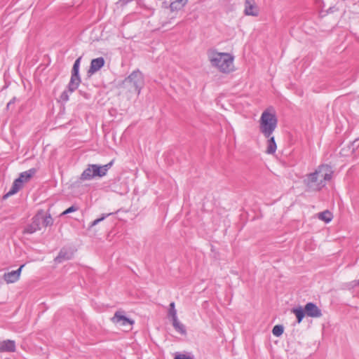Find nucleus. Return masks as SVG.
Here are the masks:
<instances>
[{"instance_id": "c85d7f7f", "label": "nucleus", "mask_w": 359, "mask_h": 359, "mask_svg": "<svg viewBox=\"0 0 359 359\" xmlns=\"http://www.w3.org/2000/svg\"><path fill=\"white\" fill-rule=\"evenodd\" d=\"M16 101V97H13L9 102L6 105V109L8 110H9L10 109H13V105L14 104V103Z\"/></svg>"}, {"instance_id": "7c9ffc66", "label": "nucleus", "mask_w": 359, "mask_h": 359, "mask_svg": "<svg viewBox=\"0 0 359 359\" xmlns=\"http://www.w3.org/2000/svg\"><path fill=\"white\" fill-rule=\"evenodd\" d=\"M81 60V57L76 60V61L74 63L73 68L79 69Z\"/></svg>"}, {"instance_id": "423d86ee", "label": "nucleus", "mask_w": 359, "mask_h": 359, "mask_svg": "<svg viewBox=\"0 0 359 359\" xmlns=\"http://www.w3.org/2000/svg\"><path fill=\"white\" fill-rule=\"evenodd\" d=\"M43 219V212H38L32 218V223L24 229V233L32 234L41 229V224Z\"/></svg>"}, {"instance_id": "4468645a", "label": "nucleus", "mask_w": 359, "mask_h": 359, "mask_svg": "<svg viewBox=\"0 0 359 359\" xmlns=\"http://www.w3.org/2000/svg\"><path fill=\"white\" fill-rule=\"evenodd\" d=\"M73 257V252L71 250L67 248H62L58 255L55 258V262L61 263L63 261L69 260Z\"/></svg>"}, {"instance_id": "5701e85b", "label": "nucleus", "mask_w": 359, "mask_h": 359, "mask_svg": "<svg viewBox=\"0 0 359 359\" xmlns=\"http://www.w3.org/2000/svg\"><path fill=\"white\" fill-rule=\"evenodd\" d=\"M41 223H43V225L44 226H51L53 225V218L51 217L50 215L49 214L48 215H46L44 216L43 215V219H42V222Z\"/></svg>"}, {"instance_id": "ddd939ff", "label": "nucleus", "mask_w": 359, "mask_h": 359, "mask_svg": "<svg viewBox=\"0 0 359 359\" xmlns=\"http://www.w3.org/2000/svg\"><path fill=\"white\" fill-rule=\"evenodd\" d=\"M16 350L15 342L13 340L7 339L0 341V352H15Z\"/></svg>"}, {"instance_id": "0eeeda50", "label": "nucleus", "mask_w": 359, "mask_h": 359, "mask_svg": "<svg viewBox=\"0 0 359 359\" xmlns=\"http://www.w3.org/2000/svg\"><path fill=\"white\" fill-rule=\"evenodd\" d=\"M123 313L122 311H117L111 318V321L118 326L132 325L133 320L128 318Z\"/></svg>"}, {"instance_id": "412c9836", "label": "nucleus", "mask_w": 359, "mask_h": 359, "mask_svg": "<svg viewBox=\"0 0 359 359\" xmlns=\"http://www.w3.org/2000/svg\"><path fill=\"white\" fill-rule=\"evenodd\" d=\"M186 4H184L180 0H176L170 3V9L172 12L181 10Z\"/></svg>"}, {"instance_id": "6e6552de", "label": "nucleus", "mask_w": 359, "mask_h": 359, "mask_svg": "<svg viewBox=\"0 0 359 359\" xmlns=\"http://www.w3.org/2000/svg\"><path fill=\"white\" fill-rule=\"evenodd\" d=\"M114 160H111L109 163L104 165L93 164V178L95 177H102L107 175V171L111 168Z\"/></svg>"}, {"instance_id": "b1692460", "label": "nucleus", "mask_w": 359, "mask_h": 359, "mask_svg": "<svg viewBox=\"0 0 359 359\" xmlns=\"http://www.w3.org/2000/svg\"><path fill=\"white\" fill-rule=\"evenodd\" d=\"M169 306H170V308H169V311H168V316L170 317H171L172 319L177 318L175 302H171Z\"/></svg>"}, {"instance_id": "39448f33", "label": "nucleus", "mask_w": 359, "mask_h": 359, "mask_svg": "<svg viewBox=\"0 0 359 359\" xmlns=\"http://www.w3.org/2000/svg\"><path fill=\"white\" fill-rule=\"evenodd\" d=\"M36 172V168H31L20 174L18 178L14 180L11 189L6 193L4 198H8L17 192L22 187L23 183L28 182Z\"/></svg>"}, {"instance_id": "9d476101", "label": "nucleus", "mask_w": 359, "mask_h": 359, "mask_svg": "<svg viewBox=\"0 0 359 359\" xmlns=\"http://www.w3.org/2000/svg\"><path fill=\"white\" fill-rule=\"evenodd\" d=\"M25 264H22L17 270L5 273L3 276L4 280L8 283H13L20 279L21 271Z\"/></svg>"}, {"instance_id": "f8f14e48", "label": "nucleus", "mask_w": 359, "mask_h": 359, "mask_svg": "<svg viewBox=\"0 0 359 359\" xmlns=\"http://www.w3.org/2000/svg\"><path fill=\"white\" fill-rule=\"evenodd\" d=\"M105 61L102 57L93 59L90 62V65L88 71V74L92 75L99 71L104 65Z\"/></svg>"}, {"instance_id": "1a4fd4ad", "label": "nucleus", "mask_w": 359, "mask_h": 359, "mask_svg": "<svg viewBox=\"0 0 359 359\" xmlns=\"http://www.w3.org/2000/svg\"><path fill=\"white\" fill-rule=\"evenodd\" d=\"M81 83V78L79 76V69H74L72 67V76L70 81L68 84V89L70 93L74 92L78 88L79 83Z\"/></svg>"}, {"instance_id": "9b49d317", "label": "nucleus", "mask_w": 359, "mask_h": 359, "mask_svg": "<svg viewBox=\"0 0 359 359\" xmlns=\"http://www.w3.org/2000/svg\"><path fill=\"white\" fill-rule=\"evenodd\" d=\"M304 310L306 315L311 318H320L323 316L321 310L313 302L307 303Z\"/></svg>"}, {"instance_id": "bb28decb", "label": "nucleus", "mask_w": 359, "mask_h": 359, "mask_svg": "<svg viewBox=\"0 0 359 359\" xmlns=\"http://www.w3.org/2000/svg\"><path fill=\"white\" fill-rule=\"evenodd\" d=\"M79 210V208L76 205H72L71 207L68 208L67 210H65L64 212L61 213V216L66 215L69 213L75 212Z\"/></svg>"}, {"instance_id": "4be33fe9", "label": "nucleus", "mask_w": 359, "mask_h": 359, "mask_svg": "<svg viewBox=\"0 0 359 359\" xmlns=\"http://www.w3.org/2000/svg\"><path fill=\"white\" fill-rule=\"evenodd\" d=\"M284 331V327L281 325H276L273 327L272 333L276 337H280L282 335Z\"/></svg>"}, {"instance_id": "f03ea898", "label": "nucleus", "mask_w": 359, "mask_h": 359, "mask_svg": "<svg viewBox=\"0 0 359 359\" xmlns=\"http://www.w3.org/2000/svg\"><path fill=\"white\" fill-rule=\"evenodd\" d=\"M211 65L219 72L229 73L233 69V56L227 53L212 51L208 54Z\"/></svg>"}, {"instance_id": "f257e3e1", "label": "nucleus", "mask_w": 359, "mask_h": 359, "mask_svg": "<svg viewBox=\"0 0 359 359\" xmlns=\"http://www.w3.org/2000/svg\"><path fill=\"white\" fill-rule=\"evenodd\" d=\"M332 168L328 165H320L315 172L308 174L304 180V183L311 191H319L325 185V182L332 178Z\"/></svg>"}, {"instance_id": "aec40b11", "label": "nucleus", "mask_w": 359, "mask_h": 359, "mask_svg": "<svg viewBox=\"0 0 359 359\" xmlns=\"http://www.w3.org/2000/svg\"><path fill=\"white\" fill-rule=\"evenodd\" d=\"M318 217L319 219L324 221L325 223H329L330 222L332 221L333 215L330 211L327 210L323 212H319Z\"/></svg>"}, {"instance_id": "cd10ccee", "label": "nucleus", "mask_w": 359, "mask_h": 359, "mask_svg": "<svg viewBox=\"0 0 359 359\" xmlns=\"http://www.w3.org/2000/svg\"><path fill=\"white\" fill-rule=\"evenodd\" d=\"M60 99L64 101V102H67L69 100V93L67 91L65 90L62 93L61 95H60Z\"/></svg>"}, {"instance_id": "a211bd4d", "label": "nucleus", "mask_w": 359, "mask_h": 359, "mask_svg": "<svg viewBox=\"0 0 359 359\" xmlns=\"http://www.w3.org/2000/svg\"><path fill=\"white\" fill-rule=\"evenodd\" d=\"M292 313L296 316L298 323H300L306 316L304 308L303 309L302 306L293 308L292 309Z\"/></svg>"}, {"instance_id": "6ab92c4d", "label": "nucleus", "mask_w": 359, "mask_h": 359, "mask_svg": "<svg viewBox=\"0 0 359 359\" xmlns=\"http://www.w3.org/2000/svg\"><path fill=\"white\" fill-rule=\"evenodd\" d=\"M172 326L177 332L181 334H187L185 326L178 320L177 318L172 319Z\"/></svg>"}, {"instance_id": "2f4dec72", "label": "nucleus", "mask_w": 359, "mask_h": 359, "mask_svg": "<svg viewBox=\"0 0 359 359\" xmlns=\"http://www.w3.org/2000/svg\"><path fill=\"white\" fill-rule=\"evenodd\" d=\"M184 4H187L188 0H180Z\"/></svg>"}, {"instance_id": "c756f323", "label": "nucleus", "mask_w": 359, "mask_h": 359, "mask_svg": "<svg viewBox=\"0 0 359 359\" xmlns=\"http://www.w3.org/2000/svg\"><path fill=\"white\" fill-rule=\"evenodd\" d=\"M133 0H118V4L120 6H124L126 5H127L128 3H130V1H132Z\"/></svg>"}, {"instance_id": "20e7f679", "label": "nucleus", "mask_w": 359, "mask_h": 359, "mask_svg": "<svg viewBox=\"0 0 359 359\" xmlns=\"http://www.w3.org/2000/svg\"><path fill=\"white\" fill-rule=\"evenodd\" d=\"M144 83V76L139 69L133 71L123 81L124 86L128 88L129 91L137 95H140Z\"/></svg>"}, {"instance_id": "2eb2a0df", "label": "nucleus", "mask_w": 359, "mask_h": 359, "mask_svg": "<svg viewBox=\"0 0 359 359\" xmlns=\"http://www.w3.org/2000/svg\"><path fill=\"white\" fill-rule=\"evenodd\" d=\"M245 14L247 15L257 16L258 13L255 10L254 0H245Z\"/></svg>"}, {"instance_id": "473e14b6", "label": "nucleus", "mask_w": 359, "mask_h": 359, "mask_svg": "<svg viewBox=\"0 0 359 359\" xmlns=\"http://www.w3.org/2000/svg\"><path fill=\"white\" fill-rule=\"evenodd\" d=\"M358 285H359V280H358Z\"/></svg>"}, {"instance_id": "f3484780", "label": "nucleus", "mask_w": 359, "mask_h": 359, "mask_svg": "<svg viewBox=\"0 0 359 359\" xmlns=\"http://www.w3.org/2000/svg\"><path fill=\"white\" fill-rule=\"evenodd\" d=\"M268 142H267V147L266 152L269 154H273L276 152L277 146L276 143L275 142L274 137L270 136V137H268Z\"/></svg>"}, {"instance_id": "393cba45", "label": "nucleus", "mask_w": 359, "mask_h": 359, "mask_svg": "<svg viewBox=\"0 0 359 359\" xmlns=\"http://www.w3.org/2000/svg\"><path fill=\"white\" fill-rule=\"evenodd\" d=\"M174 359H194L190 353H177Z\"/></svg>"}, {"instance_id": "a878e982", "label": "nucleus", "mask_w": 359, "mask_h": 359, "mask_svg": "<svg viewBox=\"0 0 359 359\" xmlns=\"http://www.w3.org/2000/svg\"><path fill=\"white\" fill-rule=\"evenodd\" d=\"M111 213H109V214H103L102 216L98 219H95L93 222H91L90 224V227H93L95 225H97V224H99L100 222L103 221L107 217H108L109 215H111Z\"/></svg>"}, {"instance_id": "7ed1b4c3", "label": "nucleus", "mask_w": 359, "mask_h": 359, "mask_svg": "<svg viewBox=\"0 0 359 359\" xmlns=\"http://www.w3.org/2000/svg\"><path fill=\"white\" fill-rule=\"evenodd\" d=\"M278 119L274 114L264 111L259 121L260 132L266 137H270L277 127Z\"/></svg>"}, {"instance_id": "dca6fc26", "label": "nucleus", "mask_w": 359, "mask_h": 359, "mask_svg": "<svg viewBox=\"0 0 359 359\" xmlns=\"http://www.w3.org/2000/svg\"><path fill=\"white\" fill-rule=\"evenodd\" d=\"M93 164L88 165V168H86L82 174L81 175L80 180L82 181L91 180L93 179Z\"/></svg>"}]
</instances>
